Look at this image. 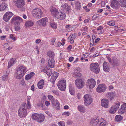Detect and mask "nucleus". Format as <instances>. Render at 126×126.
Segmentation results:
<instances>
[{
    "mask_svg": "<svg viewBox=\"0 0 126 126\" xmlns=\"http://www.w3.org/2000/svg\"><path fill=\"white\" fill-rule=\"evenodd\" d=\"M27 70V69L22 65L17 69L16 77L17 79H21L24 76Z\"/></svg>",
    "mask_w": 126,
    "mask_h": 126,
    "instance_id": "obj_1",
    "label": "nucleus"
},
{
    "mask_svg": "<svg viewBox=\"0 0 126 126\" xmlns=\"http://www.w3.org/2000/svg\"><path fill=\"white\" fill-rule=\"evenodd\" d=\"M26 108H27V106L26 103H24L21 105L18 111L19 116L20 117H25L27 115Z\"/></svg>",
    "mask_w": 126,
    "mask_h": 126,
    "instance_id": "obj_2",
    "label": "nucleus"
},
{
    "mask_svg": "<svg viewBox=\"0 0 126 126\" xmlns=\"http://www.w3.org/2000/svg\"><path fill=\"white\" fill-rule=\"evenodd\" d=\"M32 16L36 18H41L42 16L43 12L40 8H37L33 9L32 11Z\"/></svg>",
    "mask_w": 126,
    "mask_h": 126,
    "instance_id": "obj_3",
    "label": "nucleus"
},
{
    "mask_svg": "<svg viewBox=\"0 0 126 126\" xmlns=\"http://www.w3.org/2000/svg\"><path fill=\"white\" fill-rule=\"evenodd\" d=\"M48 97L49 99L51 101L54 107L57 109H59L60 108L59 103L58 100L55 99L51 95H48Z\"/></svg>",
    "mask_w": 126,
    "mask_h": 126,
    "instance_id": "obj_4",
    "label": "nucleus"
},
{
    "mask_svg": "<svg viewBox=\"0 0 126 126\" xmlns=\"http://www.w3.org/2000/svg\"><path fill=\"white\" fill-rule=\"evenodd\" d=\"M90 70L96 73L99 72L100 68L97 63H92L90 65Z\"/></svg>",
    "mask_w": 126,
    "mask_h": 126,
    "instance_id": "obj_5",
    "label": "nucleus"
},
{
    "mask_svg": "<svg viewBox=\"0 0 126 126\" xmlns=\"http://www.w3.org/2000/svg\"><path fill=\"white\" fill-rule=\"evenodd\" d=\"M57 86L58 88L62 91H64L66 86V82L65 80H61L59 81Z\"/></svg>",
    "mask_w": 126,
    "mask_h": 126,
    "instance_id": "obj_6",
    "label": "nucleus"
},
{
    "mask_svg": "<svg viewBox=\"0 0 126 126\" xmlns=\"http://www.w3.org/2000/svg\"><path fill=\"white\" fill-rule=\"evenodd\" d=\"M11 22L15 26L19 25L20 23L23 21L22 19L18 16H14L11 20Z\"/></svg>",
    "mask_w": 126,
    "mask_h": 126,
    "instance_id": "obj_7",
    "label": "nucleus"
},
{
    "mask_svg": "<svg viewBox=\"0 0 126 126\" xmlns=\"http://www.w3.org/2000/svg\"><path fill=\"white\" fill-rule=\"evenodd\" d=\"M75 84L76 87L78 89L82 88L85 84V83L82 79H76L75 81Z\"/></svg>",
    "mask_w": 126,
    "mask_h": 126,
    "instance_id": "obj_8",
    "label": "nucleus"
},
{
    "mask_svg": "<svg viewBox=\"0 0 126 126\" xmlns=\"http://www.w3.org/2000/svg\"><path fill=\"white\" fill-rule=\"evenodd\" d=\"M84 103L87 106L91 104L93 100L90 95L88 94H86L84 96Z\"/></svg>",
    "mask_w": 126,
    "mask_h": 126,
    "instance_id": "obj_9",
    "label": "nucleus"
},
{
    "mask_svg": "<svg viewBox=\"0 0 126 126\" xmlns=\"http://www.w3.org/2000/svg\"><path fill=\"white\" fill-rule=\"evenodd\" d=\"M14 1L18 8H21L25 4L24 0H14Z\"/></svg>",
    "mask_w": 126,
    "mask_h": 126,
    "instance_id": "obj_10",
    "label": "nucleus"
},
{
    "mask_svg": "<svg viewBox=\"0 0 126 126\" xmlns=\"http://www.w3.org/2000/svg\"><path fill=\"white\" fill-rule=\"evenodd\" d=\"M87 86L90 89H92L94 87L96 84V82L95 80L93 78L88 79L87 81Z\"/></svg>",
    "mask_w": 126,
    "mask_h": 126,
    "instance_id": "obj_11",
    "label": "nucleus"
},
{
    "mask_svg": "<svg viewBox=\"0 0 126 126\" xmlns=\"http://www.w3.org/2000/svg\"><path fill=\"white\" fill-rule=\"evenodd\" d=\"M106 88V86L105 84H100L97 87L96 91L98 92L101 93L105 91Z\"/></svg>",
    "mask_w": 126,
    "mask_h": 126,
    "instance_id": "obj_12",
    "label": "nucleus"
},
{
    "mask_svg": "<svg viewBox=\"0 0 126 126\" xmlns=\"http://www.w3.org/2000/svg\"><path fill=\"white\" fill-rule=\"evenodd\" d=\"M13 14L11 12H7L3 16V18L4 21H8L13 15Z\"/></svg>",
    "mask_w": 126,
    "mask_h": 126,
    "instance_id": "obj_13",
    "label": "nucleus"
},
{
    "mask_svg": "<svg viewBox=\"0 0 126 126\" xmlns=\"http://www.w3.org/2000/svg\"><path fill=\"white\" fill-rule=\"evenodd\" d=\"M126 111V103H124L120 108L118 111V113L119 114H122L124 113Z\"/></svg>",
    "mask_w": 126,
    "mask_h": 126,
    "instance_id": "obj_14",
    "label": "nucleus"
},
{
    "mask_svg": "<svg viewBox=\"0 0 126 126\" xmlns=\"http://www.w3.org/2000/svg\"><path fill=\"white\" fill-rule=\"evenodd\" d=\"M80 68H77L74 70L73 73V77L76 78L80 77L81 76V75L80 73Z\"/></svg>",
    "mask_w": 126,
    "mask_h": 126,
    "instance_id": "obj_15",
    "label": "nucleus"
},
{
    "mask_svg": "<svg viewBox=\"0 0 126 126\" xmlns=\"http://www.w3.org/2000/svg\"><path fill=\"white\" fill-rule=\"evenodd\" d=\"M47 18L46 17L37 21V22L40 25L45 26L46 25L47 22Z\"/></svg>",
    "mask_w": 126,
    "mask_h": 126,
    "instance_id": "obj_16",
    "label": "nucleus"
},
{
    "mask_svg": "<svg viewBox=\"0 0 126 126\" xmlns=\"http://www.w3.org/2000/svg\"><path fill=\"white\" fill-rule=\"evenodd\" d=\"M101 106L105 108H108L109 107V103L108 99H102L101 101Z\"/></svg>",
    "mask_w": 126,
    "mask_h": 126,
    "instance_id": "obj_17",
    "label": "nucleus"
},
{
    "mask_svg": "<svg viewBox=\"0 0 126 126\" xmlns=\"http://www.w3.org/2000/svg\"><path fill=\"white\" fill-rule=\"evenodd\" d=\"M103 70L106 72H109L110 69L109 64L105 61H104L103 64Z\"/></svg>",
    "mask_w": 126,
    "mask_h": 126,
    "instance_id": "obj_18",
    "label": "nucleus"
},
{
    "mask_svg": "<svg viewBox=\"0 0 126 126\" xmlns=\"http://www.w3.org/2000/svg\"><path fill=\"white\" fill-rule=\"evenodd\" d=\"M66 15L65 14L61 12H59L56 17L60 20L64 19H65Z\"/></svg>",
    "mask_w": 126,
    "mask_h": 126,
    "instance_id": "obj_19",
    "label": "nucleus"
},
{
    "mask_svg": "<svg viewBox=\"0 0 126 126\" xmlns=\"http://www.w3.org/2000/svg\"><path fill=\"white\" fill-rule=\"evenodd\" d=\"M119 6V2L116 0H114L111 2L110 4L111 6L114 9H116Z\"/></svg>",
    "mask_w": 126,
    "mask_h": 126,
    "instance_id": "obj_20",
    "label": "nucleus"
},
{
    "mask_svg": "<svg viewBox=\"0 0 126 126\" xmlns=\"http://www.w3.org/2000/svg\"><path fill=\"white\" fill-rule=\"evenodd\" d=\"M112 64L114 66H119L120 63L118 60L116 58L114 57L112 58Z\"/></svg>",
    "mask_w": 126,
    "mask_h": 126,
    "instance_id": "obj_21",
    "label": "nucleus"
},
{
    "mask_svg": "<svg viewBox=\"0 0 126 126\" xmlns=\"http://www.w3.org/2000/svg\"><path fill=\"white\" fill-rule=\"evenodd\" d=\"M76 35L75 33L71 35L68 38V41H70V43L73 44L74 42V39L76 38Z\"/></svg>",
    "mask_w": 126,
    "mask_h": 126,
    "instance_id": "obj_22",
    "label": "nucleus"
},
{
    "mask_svg": "<svg viewBox=\"0 0 126 126\" xmlns=\"http://www.w3.org/2000/svg\"><path fill=\"white\" fill-rule=\"evenodd\" d=\"M50 11L51 14L52 16L56 17L59 12H58V10L54 8H53L50 10Z\"/></svg>",
    "mask_w": 126,
    "mask_h": 126,
    "instance_id": "obj_23",
    "label": "nucleus"
},
{
    "mask_svg": "<svg viewBox=\"0 0 126 126\" xmlns=\"http://www.w3.org/2000/svg\"><path fill=\"white\" fill-rule=\"evenodd\" d=\"M54 61L53 59L49 58V60H48L47 63L50 68H53L54 65Z\"/></svg>",
    "mask_w": 126,
    "mask_h": 126,
    "instance_id": "obj_24",
    "label": "nucleus"
},
{
    "mask_svg": "<svg viewBox=\"0 0 126 126\" xmlns=\"http://www.w3.org/2000/svg\"><path fill=\"white\" fill-rule=\"evenodd\" d=\"M115 95V93L114 92H109L108 93L107 96L108 99L111 101L114 97Z\"/></svg>",
    "mask_w": 126,
    "mask_h": 126,
    "instance_id": "obj_25",
    "label": "nucleus"
},
{
    "mask_svg": "<svg viewBox=\"0 0 126 126\" xmlns=\"http://www.w3.org/2000/svg\"><path fill=\"white\" fill-rule=\"evenodd\" d=\"M91 123V124H92L93 126L99 125V119L98 118H97L95 119L92 120Z\"/></svg>",
    "mask_w": 126,
    "mask_h": 126,
    "instance_id": "obj_26",
    "label": "nucleus"
},
{
    "mask_svg": "<svg viewBox=\"0 0 126 126\" xmlns=\"http://www.w3.org/2000/svg\"><path fill=\"white\" fill-rule=\"evenodd\" d=\"M44 81L42 79L37 84L38 88L39 89H42L43 88V86L44 85Z\"/></svg>",
    "mask_w": 126,
    "mask_h": 126,
    "instance_id": "obj_27",
    "label": "nucleus"
},
{
    "mask_svg": "<svg viewBox=\"0 0 126 126\" xmlns=\"http://www.w3.org/2000/svg\"><path fill=\"white\" fill-rule=\"evenodd\" d=\"M35 75V74L33 72H31L29 74H28L26 75L25 79L26 80H28L31 78Z\"/></svg>",
    "mask_w": 126,
    "mask_h": 126,
    "instance_id": "obj_28",
    "label": "nucleus"
},
{
    "mask_svg": "<svg viewBox=\"0 0 126 126\" xmlns=\"http://www.w3.org/2000/svg\"><path fill=\"white\" fill-rule=\"evenodd\" d=\"M15 60L16 59L14 58H12L10 60L8 63V68L15 63Z\"/></svg>",
    "mask_w": 126,
    "mask_h": 126,
    "instance_id": "obj_29",
    "label": "nucleus"
},
{
    "mask_svg": "<svg viewBox=\"0 0 126 126\" xmlns=\"http://www.w3.org/2000/svg\"><path fill=\"white\" fill-rule=\"evenodd\" d=\"M61 8L63 10H67V11L70 9V7L67 3H64L61 6Z\"/></svg>",
    "mask_w": 126,
    "mask_h": 126,
    "instance_id": "obj_30",
    "label": "nucleus"
},
{
    "mask_svg": "<svg viewBox=\"0 0 126 126\" xmlns=\"http://www.w3.org/2000/svg\"><path fill=\"white\" fill-rule=\"evenodd\" d=\"M7 7V4L4 2H2L0 5V11H2L5 10Z\"/></svg>",
    "mask_w": 126,
    "mask_h": 126,
    "instance_id": "obj_31",
    "label": "nucleus"
},
{
    "mask_svg": "<svg viewBox=\"0 0 126 126\" xmlns=\"http://www.w3.org/2000/svg\"><path fill=\"white\" fill-rule=\"evenodd\" d=\"M39 117L37 119V121L39 122H43L45 119L44 116L42 114H40L39 115Z\"/></svg>",
    "mask_w": 126,
    "mask_h": 126,
    "instance_id": "obj_32",
    "label": "nucleus"
},
{
    "mask_svg": "<svg viewBox=\"0 0 126 126\" xmlns=\"http://www.w3.org/2000/svg\"><path fill=\"white\" fill-rule=\"evenodd\" d=\"M31 99V97L28 96L27 97V108L28 109H31V105L30 104V100Z\"/></svg>",
    "mask_w": 126,
    "mask_h": 126,
    "instance_id": "obj_33",
    "label": "nucleus"
},
{
    "mask_svg": "<svg viewBox=\"0 0 126 126\" xmlns=\"http://www.w3.org/2000/svg\"><path fill=\"white\" fill-rule=\"evenodd\" d=\"M79 110L81 112H85V108L83 106L79 105L78 107Z\"/></svg>",
    "mask_w": 126,
    "mask_h": 126,
    "instance_id": "obj_34",
    "label": "nucleus"
},
{
    "mask_svg": "<svg viewBox=\"0 0 126 126\" xmlns=\"http://www.w3.org/2000/svg\"><path fill=\"white\" fill-rule=\"evenodd\" d=\"M123 119L122 116L120 115H116L115 117V121L118 122L122 120Z\"/></svg>",
    "mask_w": 126,
    "mask_h": 126,
    "instance_id": "obj_35",
    "label": "nucleus"
},
{
    "mask_svg": "<svg viewBox=\"0 0 126 126\" xmlns=\"http://www.w3.org/2000/svg\"><path fill=\"white\" fill-rule=\"evenodd\" d=\"M119 2V5H120L122 7H125L126 6V0H123Z\"/></svg>",
    "mask_w": 126,
    "mask_h": 126,
    "instance_id": "obj_36",
    "label": "nucleus"
},
{
    "mask_svg": "<svg viewBox=\"0 0 126 126\" xmlns=\"http://www.w3.org/2000/svg\"><path fill=\"white\" fill-rule=\"evenodd\" d=\"M47 55L50 57V58L53 59L54 57V53L52 51H48L47 53Z\"/></svg>",
    "mask_w": 126,
    "mask_h": 126,
    "instance_id": "obj_37",
    "label": "nucleus"
},
{
    "mask_svg": "<svg viewBox=\"0 0 126 126\" xmlns=\"http://www.w3.org/2000/svg\"><path fill=\"white\" fill-rule=\"evenodd\" d=\"M39 115L37 113L33 114L32 115V118L35 120L37 121V119L39 117Z\"/></svg>",
    "mask_w": 126,
    "mask_h": 126,
    "instance_id": "obj_38",
    "label": "nucleus"
},
{
    "mask_svg": "<svg viewBox=\"0 0 126 126\" xmlns=\"http://www.w3.org/2000/svg\"><path fill=\"white\" fill-rule=\"evenodd\" d=\"M75 5L76 8L78 10H79L81 8V5L78 1H75Z\"/></svg>",
    "mask_w": 126,
    "mask_h": 126,
    "instance_id": "obj_39",
    "label": "nucleus"
},
{
    "mask_svg": "<svg viewBox=\"0 0 126 126\" xmlns=\"http://www.w3.org/2000/svg\"><path fill=\"white\" fill-rule=\"evenodd\" d=\"M33 23L31 21H29L26 22L25 24V26L26 27H31L33 25Z\"/></svg>",
    "mask_w": 126,
    "mask_h": 126,
    "instance_id": "obj_40",
    "label": "nucleus"
},
{
    "mask_svg": "<svg viewBox=\"0 0 126 126\" xmlns=\"http://www.w3.org/2000/svg\"><path fill=\"white\" fill-rule=\"evenodd\" d=\"M69 90L70 93L71 95H74L75 93L74 90V89L72 88L71 86H69Z\"/></svg>",
    "mask_w": 126,
    "mask_h": 126,
    "instance_id": "obj_41",
    "label": "nucleus"
},
{
    "mask_svg": "<svg viewBox=\"0 0 126 126\" xmlns=\"http://www.w3.org/2000/svg\"><path fill=\"white\" fill-rule=\"evenodd\" d=\"M100 126H105L106 124V121L102 119L101 120Z\"/></svg>",
    "mask_w": 126,
    "mask_h": 126,
    "instance_id": "obj_42",
    "label": "nucleus"
},
{
    "mask_svg": "<svg viewBox=\"0 0 126 126\" xmlns=\"http://www.w3.org/2000/svg\"><path fill=\"white\" fill-rule=\"evenodd\" d=\"M120 105V103L119 102H117L115 103V104L113 106V108H114L116 110H117L119 108V107Z\"/></svg>",
    "mask_w": 126,
    "mask_h": 126,
    "instance_id": "obj_43",
    "label": "nucleus"
},
{
    "mask_svg": "<svg viewBox=\"0 0 126 126\" xmlns=\"http://www.w3.org/2000/svg\"><path fill=\"white\" fill-rule=\"evenodd\" d=\"M117 110L114 108H113V106L111 107L109 112L111 113H115Z\"/></svg>",
    "mask_w": 126,
    "mask_h": 126,
    "instance_id": "obj_44",
    "label": "nucleus"
},
{
    "mask_svg": "<svg viewBox=\"0 0 126 126\" xmlns=\"http://www.w3.org/2000/svg\"><path fill=\"white\" fill-rule=\"evenodd\" d=\"M58 76V73L56 72H54L53 73V75L52 76V78H54L56 79Z\"/></svg>",
    "mask_w": 126,
    "mask_h": 126,
    "instance_id": "obj_45",
    "label": "nucleus"
},
{
    "mask_svg": "<svg viewBox=\"0 0 126 126\" xmlns=\"http://www.w3.org/2000/svg\"><path fill=\"white\" fill-rule=\"evenodd\" d=\"M50 24L52 28L55 29H56V25L54 22H51Z\"/></svg>",
    "mask_w": 126,
    "mask_h": 126,
    "instance_id": "obj_46",
    "label": "nucleus"
},
{
    "mask_svg": "<svg viewBox=\"0 0 126 126\" xmlns=\"http://www.w3.org/2000/svg\"><path fill=\"white\" fill-rule=\"evenodd\" d=\"M8 74L3 75L2 76V80L4 81H6L8 79Z\"/></svg>",
    "mask_w": 126,
    "mask_h": 126,
    "instance_id": "obj_47",
    "label": "nucleus"
},
{
    "mask_svg": "<svg viewBox=\"0 0 126 126\" xmlns=\"http://www.w3.org/2000/svg\"><path fill=\"white\" fill-rule=\"evenodd\" d=\"M110 26H114L115 25L114 22L113 21H110L107 23Z\"/></svg>",
    "mask_w": 126,
    "mask_h": 126,
    "instance_id": "obj_48",
    "label": "nucleus"
},
{
    "mask_svg": "<svg viewBox=\"0 0 126 126\" xmlns=\"http://www.w3.org/2000/svg\"><path fill=\"white\" fill-rule=\"evenodd\" d=\"M56 40V39L55 38H52L50 40V44L51 45H54Z\"/></svg>",
    "mask_w": 126,
    "mask_h": 126,
    "instance_id": "obj_49",
    "label": "nucleus"
},
{
    "mask_svg": "<svg viewBox=\"0 0 126 126\" xmlns=\"http://www.w3.org/2000/svg\"><path fill=\"white\" fill-rule=\"evenodd\" d=\"M15 31H17L20 30V26H15Z\"/></svg>",
    "mask_w": 126,
    "mask_h": 126,
    "instance_id": "obj_50",
    "label": "nucleus"
},
{
    "mask_svg": "<svg viewBox=\"0 0 126 126\" xmlns=\"http://www.w3.org/2000/svg\"><path fill=\"white\" fill-rule=\"evenodd\" d=\"M70 115V112L68 111L67 112H63L62 114V115H65L67 116H68Z\"/></svg>",
    "mask_w": 126,
    "mask_h": 126,
    "instance_id": "obj_51",
    "label": "nucleus"
},
{
    "mask_svg": "<svg viewBox=\"0 0 126 126\" xmlns=\"http://www.w3.org/2000/svg\"><path fill=\"white\" fill-rule=\"evenodd\" d=\"M94 40L93 39H91L90 41V45L91 46H93L94 45Z\"/></svg>",
    "mask_w": 126,
    "mask_h": 126,
    "instance_id": "obj_52",
    "label": "nucleus"
},
{
    "mask_svg": "<svg viewBox=\"0 0 126 126\" xmlns=\"http://www.w3.org/2000/svg\"><path fill=\"white\" fill-rule=\"evenodd\" d=\"M60 124L61 126H65V123L64 122H59L58 123V124Z\"/></svg>",
    "mask_w": 126,
    "mask_h": 126,
    "instance_id": "obj_53",
    "label": "nucleus"
},
{
    "mask_svg": "<svg viewBox=\"0 0 126 126\" xmlns=\"http://www.w3.org/2000/svg\"><path fill=\"white\" fill-rule=\"evenodd\" d=\"M47 68L46 67H44L41 70V71L42 72H44L46 73V71H47Z\"/></svg>",
    "mask_w": 126,
    "mask_h": 126,
    "instance_id": "obj_54",
    "label": "nucleus"
},
{
    "mask_svg": "<svg viewBox=\"0 0 126 126\" xmlns=\"http://www.w3.org/2000/svg\"><path fill=\"white\" fill-rule=\"evenodd\" d=\"M107 58L110 63L111 64L112 63V61L110 57H107Z\"/></svg>",
    "mask_w": 126,
    "mask_h": 126,
    "instance_id": "obj_55",
    "label": "nucleus"
},
{
    "mask_svg": "<svg viewBox=\"0 0 126 126\" xmlns=\"http://www.w3.org/2000/svg\"><path fill=\"white\" fill-rule=\"evenodd\" d=\"M45 104L47 106H48L50 104V102L46 101L45 102Z\"/></svg>",
    "mask_w": 126,
    "mask_h": 126,
    "instance_id": "obj_56",
    "label": "nucleus"
},
{
    "mask_svg": "<svg viewBox=\"0 0 126 126\" xmlns=\"http://www.w3.org/2000/svg\"><path fill=\"white\" fill-rule=\"evenodd\" d=\"M90 54L89 53H86L83 54V56L84 58H87L88 56Z\"/></svg>",
    "mask_w": 126,
    "mask_h": 126,
    "instance_id": "obj_57",
    "label": "nucleus"
},
{
    "mask_svg": "<svg viewBox=\"0 0 126 126\" xmlns=\"http://www.w3.org/2000/svg\"><path fill=\"white\" fill-rule=\"evenodd\" d=\"M41 40L40 39H37L35 41V42L37 44H39L41 42Z\"/></svg>",
    "mask_w": 126,
    "mask_h": 126,
    "instance_id": "obj_58",
    "label": "nucleus"
},
{
    "mask_svg": "<svg viewBox=\"0 0 126 126\" xmlns=\"http://www.w3.org/2000/svg\"><path fill=\"white\" fill-rule=\"evenodd\" d=\"M103 27L102 26H100L97 28V30H101L103 29Z\"/></svg>",
    "mask_w": 126,
    "mask_h": 126,
    "instance_id": "obj_59",
    "label": "nucleus"
},
{
    "mask_svg": "<svg viewBox=\"0 0 126 126\" xmlns=\"http://www.w3.org/2000/svg\"><path fill=\"white\" fill-rule=\"evenodd\" d=\"M114 88V87L112 85H110L109 87V89L110 90L113 89Z\"/></svg>",
    "mask_w": 126,
    "mask_h": 126,
    "instance_id": "obj_60",
    "label": "nucleus"
},
{
    "mask_svg": "<svg viewBox=\"0 0 126 126\" xmlns=\"http://www.w3.org/2000/svg\"><path fill=\"white\" fill-rule=\"evenodd\" d=\"M74 58L73 57H70L69 59V61H70V62H72Z\"/></svg>",
    "mask_w": 126,
    "mask_h": 126,
    "instance_id": "obj_61",
    "label": "nucleus"
},
{
    "mask_svg": "<svg viewBox=\"0 0 126 126\" xmlns=\"http://www.w3.org/2000/svg\"><path fill=\"white\" fill-rule=\"evenodd\" d=\"M81 96V94L79 93H78L77 94V97L78 99H79L80 98Z\"/></svg>",
    "mask_w": 126,
    "mask_h": 126,
    "instance_id": "obj_62",
    "label": "nucleus"
},
{
    "mask_svg": "<svg viewBox=\"0 0 126 126\" xmlns=\"http://www.w3.org/2000/svg\"><path fill=\"white\" fill-rule=\"evenodd\" d=\"M67 49L69 50H70L72 48V45L69 46L67 47Z\"/></svg>",
    "mask_w": 126,
    "mask_h": 126,
    "instance_id": "obj_63",
    "label": "nucleus"
},
{
    "mask_svg": "<svg viewBox=\"0 0 126 126\" xmlns=\"http://www.w3.org/2000/svg\"><path fill=\"white\" fill-rule=\"evenodd\" d=\"M21 84L22 85H24L25 84V82L24 81L23 79H22L21 81Z\"/></svg>",
    "mask_w": 126,
    "mask_h": 126,
    "instance_id": "obj_64",
    "label": "nucleus"
}]
</instances>
